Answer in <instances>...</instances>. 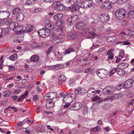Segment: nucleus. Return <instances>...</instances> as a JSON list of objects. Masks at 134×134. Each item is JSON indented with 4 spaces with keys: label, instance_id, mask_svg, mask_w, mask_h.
Here are the masks:
<instances>
[{
    "label": "nucleus",
    "instance_id": "56",
    "mask_svg": "<svg viewBox=\"0 0 134 134\" xmlns=\"http://www.w3.org/2000/svg\"><path fill=\"white\" fill-rule=\"evenodd\" d=\"M30 47L32 48H37L36 43H33L30 45Z\"/></svg>",
    "mask_w": 134,
    "mask_h": 134
},
{
    "label": "nucleus",
    "instance_id": "52",
    "mask_svg": "<svg viewBox=\"0 0 134 134\" xmlns=\"http://www.w3.org/2000/svg\"><path fill=\"white\" fill-rule=\"evenodd\" d=\"M66 104L64 106V108H68L70 105V102H64Z\"/></svg>",
    "mask_w": 134,
    "mask_h": 134
},
{
    "label": "nucleus",
    "instance_id": "33",
    "mask_svg": "<svg viewBox=\"0 0 134 134\" xmlns=\"http://www.w3.org/2000/svg\"><path fill=\"white\" fill-rule=\"evenodd\" d=\"M11 91L10 90L5 91L3 93V96L4 97L9 96L11 94Z\"/></svg>",
    "mask_w": 134,
    "mask_h": 134
},
{
    "label": "nucleus",
    "instance_id": "9",
    "mask_svg": "<svg viewBox=\"0 0 134 134\" xmlns=\"http://www.w3.org/2000/svg\"><path fill=\"white\" fill-rule=\"evenodd\" d=\"M109 19V15L106 13H104L99 16V20L101 23H104L107 22Z\"/></svg>",
    "mask_w": 134,
    "mask_h": 134
},
{
    "label": "nucleus",
    "instance_id": "62",
    "mask_svg": "<svg viewBox=\"0 0 134 134\" xmlns=\"http://www.w3.org/2000/svg\"><path fill=\"white\" fill-rule=\"evenodd\" d=\"M12 98L14 100H15L18 98V96L16 95L13 96L12 97Z\"/></svg>",
    "mask_w": 134,
    "mask_h": 134
},
{
    "label": "nucleus",
    "instance_id": "35",
    "mask_svg": "<svg viewBox=\"0 0 134 134\" xmlns=\"http://www.w3.org/2000/svg\"><path fill=\"white\" fill-rule=\"evenodd\" d=\"M37 48H41L43 47L46 45V44L42 42H40L38 43H36Z\"/></svg>",
    "mask_w": 134,
    "mask_h": 134
},
{
    "label": "nucleus",
    "instance_id": "54",
    "mask_svg": "<svg viewBox=\"0 0 134 134\" xmlns=\"http://www.w3.org/2000/svg\"><path fill=\"white\" fill-rule=\"evenodd\" d=\"M17 25L16 26L15 30H18V29H21L23 28L22 26H21L20 25H19L18 24H17Z\"/></svg>",
    "mask_w": 134,
    "mask_h": 134
},
{
    "label": "nucleus",
    "instance_id": "44",
    "mask_svg": "<svg viewBox=\"0 0 134 134\" xmlns=\"http://www.w3.org/2000/svg\"><path fill=\"white\" fill-rule=\"evenodd\" d=\"M129 0H118V4H123L127 2Z\"/></svg>",
    "mask_w": 134,
    "mask_h": 134
},
{
    "label": "nucleus",
    "instance_id": "51",
    "mask_svg": "<svg viewBox=\"0 0 134 134\" xmlns=\"http://www.w3.org/2000/svg\"><path fill=\"white\" fill-rule=\"evenodd\" d=\"M108 59H112L113 58L114 56L113 53H108Z\"/></svg>",
    "mask_w": 134,
    "mask_h": 134
},
{
    "label": "nucleus",
    "instance_id": "36",
    "mask_svg": "<svg viewBox=\"0 0 134 134\" xmlns=\"http://www.w3.org/2000/svg\"><path fill=\"white\" fill-rule=\"evenodd\" d=\"M9 28L8 27L5 28H2V33L4 34H6L9 32Z\"/></svg>",
    "mask_w": 134,
    "mask_h": 134
},
{
    "label": "nucleus",
    "instance_id": "29",
    "mask_svg": "<svg viewBox=\"0 0 134 134\" xmlns=\"http://www.w3.org/2000/svg\"><path fill=\"white\" fill-rule=\"evenodd\" d=\"M128 18L131 19L134 18V11L131 10L129 11L128 13Z\"/></svg>",
    "mask_w": 134,
    "mask_h": 134
},
{
    "label": "nucleus",
    "instance_id": "1",
    "mask_svg": "<svg viewBox=\"0 0 134 134\" xmlns=\"http://www.w3.org/2000/svg\"><path fill=\"white\" fill-rule=\"evenodd\" d=\"M126 13V12L125 10L122 9L116 11L115 12V15L117 19L122 20L125 18Z\"/></svg>",
    "mask_w": 134,
    "mask_h": 134
},
{
    "label": "nucleus",
    "instance_id": "38",
    "mask_svg": "<svg viewBox=\"0 0 134 134\" xmlns=\"http://www.w3.org/2000/svg\"><path fill=\"white\" fill-rule=\"evenodd\" d=\"M102 128L98 126H97V127H95L91 130L92 131H100Z\"/></svg>",
    "mask_w": 134,
    "mask_h": 134
},
{
    "label": "nucleus",
    "instance_id": "16",
    "mask_svg": "<svg viewBox=\"0 0 134 134\" xmlns=\"http://www.w3.org/2000/svg\"><path fill=\"white\" fill-rule=\"evenodd\" d=\"M121 93L115 94H114V96H113L105 98L104 99V100L108 101L110 99L118 98L121 97Z\"/></svg>",
    "mask_w": 134,
    "mask_h": 134
},
{
    "label": "nucleus",
    "instance_id": "13",
    "mask_svg": "<svg viewBox=\"0 0 134 134\" xmlns=\"http://www.w3.org/2000/svg\"><path fill=\"white\" fill-rule=\"evenodd\" d=\"M133 82V80L131 79H129L125 82L124 84V87L126 88H129L132 85Z\"/></svg>",
    "mask_w": 134,
    "mask_h": 134
},
{
    "label": "nucleus",
    "instance_id": "40",
    "mask_svg": "<svg viewBox=\"0 0 134 134\" xmlns=\"http://www.w3.org/2000/svg\"><path fill=\"white\" fill-rule=\"evenodd\" d=\"M68 37L69 39L73 40L76 37V34H70L68 36Z\"/></svg>",
    "mask_w": 134,
    "mask_h": 134
},
{
    "label": "nucleus",
    "instance_id": "37",
    "mask_svg": "<svg viewBox=\"0 0 134 134\" xmlns=\"http://www.w3.org/2000/svg\"><path fill=\"white\" fill-rule=\"evenodd\" d=\"M125 72L124 70L123 69H120L118 71L117 73V74L121 76L125 74Z\"/></svg>",
    "mask_w": 134,
    "mask_h": 134
},
{
    "label": "nucleus",
    "instance_id": "22",
    "mask_svg": "<svg viewBox=\"0 0 134 134\" xmlns=\"http://www.w3.org/2000/svg\"><path fill=\"white\" fill-rule=\"evenodd\" d=\"M40 58L38 55H32L30 59V61L31 62H36L39 61Z\"/></svg>",
    "mask_w": 134,
    "mask_h": 134
},
{
    "label": "nucleus",
    "instance_id": "26",
    "mask_svg": "<svg viewBox=\"0 0 134 134\" xmlns=\"http://www.w3.org/2000/svg\"><path fill=\"white\" fill-rule=\"evenodd\" d=\"M95 90H94V91H91V89H89L87 91V95L88 97L92 98L94 96V95L96 94V92L95 91Z\"/></svg>",
    "mask_w": 134,
    "mask_h": 134
},
{
    "label": "nucleus",
    "instance_id": "8",
    "mask_svg": "<svg viewBox=\"0 0 134 134\" xmlns=\"http://www.w3.org/2000/svg\"><path fill=\"white\" fill-rule=\"evenodd\" d=\"M56 93L52 92L48 93L46 94L43 97V99L44 100H47V98L49 100H52L56 96Z\"/></svg>",
    "mask_w": 134,
    "mask_h": 134
},
{
    "label": "nucleus",
    "instance_id": "17",
    "mask_svg": "<svg viewBox=\"0 0 134 134\" xmlns=\"http://www.w3.org/2000/svg\"><path fill=\"white\" fill-rule=\"evenodd\" d=\"M69 8L71 11L74 12L78 10L80 8V5L77 4H73L69 7Z\"/></svg>",
    "mask_w": 134,
    "mask_h": 134
},
{
    "label": "nucleus",
    "instance_id": "10",
    "mask_svg": "<svg viewBox=\"0 0 134 134\" xmlns=\"http://www.w3.org/2000/svg\"><path fill=\"white\" fill-rule=\"evenodd\" d=\"M82 106L81 103L80 102H77L74 103L72 106L70 107V110L74 111H77L80 109Z\"/></svg>",
    "mask_w": 134,
    "mask_h": 134
},
{
    "label": "nucleus",
    "instance_id": "43",
    "mask_svg": "<svg viewBox=\"0 0 134 134\" xmlns=\"http://www.w3.org/2000/svg\"><path fill=\"white\" fill-rule=\"evenodd\" d=\"M123 87H124V83H122L119 84L116 87V88L117 90H120Z\"/></svg>",
    "mask_w": 134,
    "mask_h": 134
},
{
    "label": "nucleus",
    "instance_id": "63",
    "mask_svg": "<svg viewBox=\"0 0 134 134\" xmlns=\"http://www.w3.org/2000/svg\"><path fill=\"white\" fill-rule=\"evenodd\" d=\"M122 44L124 45H129L130 44V43L127 41H125L124 42H123Z\"/></svg>",
    "mask_w": 134,
    "mask_h": 134
},
{
    "label": "nucleus",
    "instance_id": "2",
    "mask_svg": "<svg viewBox=\"0 0 134 134\" xmlns=\"http://www.w3.org/2000/svg\"><path fill=\"white\" fill-rule=\"evenodd\" d=\"M52 7L57 11H62L65 9V7L59 1L54 2L52 5Z\"/></svg>",
    "mask_w": 134,
    "mask_h": 134
},
{
    "label": "nucleus",
    "instance_id": "18",
    "mask_svg": "<svg viewBox=\"0 0 134 134\" xmlns=\"http://www.w3.org/2000/svg\"><path fill=\"white\" fill-rule=\"evenodd\" d=\"M46 23V25L45 26V28L49 30V31L50 30H52L54 28L53 25L50 23V21L49 20H47Z\"/></svg>",
    "mask_w": 134,
    "mask_h": 134
},
{
    "label": "nucleus",
    "instance_id": "34",
    "mask_svg": "<svg viewBox=\"0 0 134 134\" xmlns=\"http://www.w3.org/2000/svg\"><path fill=\"white\" fill-rule=\"evenodd\" d=\"M17 55L16 54H14L10 56L9 58L12 61H14L16 60L17 58Z\"/></svg>",
    "mask_w": 134,
    "mask_h": 134
},
{
    "label": "nucleus",
    "instance_id": "41",
    "mask_svg": "<svg viewBox=\"0 0 134 134\" xmlns=\"http://www.w3.org/2000/svg\"><path fill=\"white\" fill-rule=\"evenodd\" d=\"M118 70L117 68H113L109 72L110 76H112Z\"/></svg>",
    "mask_w": 134,
    "mask_h": 134
},
{
    "label": "nucleus",
    "instance_id": "24",
    "mask_svg": "<svg viewBox=\"0 0 134 134\" xmlns=\"http://www.w3.org/2000/svg\"><path fill=\"white\" fill-rule=\"evenodd\" d=\"M110 3L106 1L104 2L103 3L102 6L104 8L108 9H110L112 8V7Z\"/></svg>",
    "mask_w": 134,
    "mask_h": 134
},
{
    "label": "nucleus",
    "instance_id": "3",
    "mask_svg": "<svg viewBox=\"0 0 134 134\" xmlns=\"http://www.w3.org/2000/svg\"><path fill=\"white\" fill-rule=\"evenodd\" d=\"M39 35L42 37L45 38L48 37L50 34V31L46 28H43L38 31Z\"/></svg>",
    "mask_w": 134,
    "mask_h": 134
},
{
    "label": "nucleus",
    "instance_id": "30",
    "mask_svg": "<svg viewBox=\"0 0 134 134\" xmlns=\"http://www.w3.org/2000/svg\"><path fill=\"white\" fill-rule=\"evenodd\" d=\"M75 51V49L72 48H70L67 49L65 52L64 53L65 55H66L67 54H69L71 52H74Z\"/></svg>",
    "mask_w": 134,
    "mask_h": 134
},
{
    "label": "nucleus",
    "instance_id": "12",
    "mask_svg": "<svg viewBox=\"0 0 134 134\" xmlns=\"http://www.w3.org/2000/svg\"><path fill=\"white\" fill-rule=\"evenodd\" d=\"M113 88L114 87L112 86L107 87L103 89V92L105 94L109 95L113 92Z\"/></svg>",
    "mask_w": 134,
    "mask_h": 134
},
{
    "label": "nucleus",
    "instance_id": "7",
    "mask_svg": "<svg viewBox=\"0 0 134 134\" xmlns=\"http://www.w3.org/2000/svg\"><path fill=\"white\" fill-rule=\"evenodd\" d=\"M9 12L7 11H0V20H4L7 19L10 15Z\"/></svg>",
    "mask_w": 134,
    "mask_h": 134
},
{
    "label": "nucleus",
    "instance_id": "50",
    "mask_svg": "<svg viewBox=\"0 0 134 134\" xmlns=\"http://www.w3.org/2000/svg\"><path fill=\"white\" fill-rule=\"evenodd\" d=\"M99 99V97L96 96L93 98H92L91 100L93 101H95Z\"/></svg>",
    "mask_w": 134,
    "mask_h": 134
},
{
    "label": "nucleus",
    "instance_id": "15",
    "mask_svg": "<svg viewBox=\"0 0 134 134\" xmlns=\"http://www.w3.org/2000/svg\"><path fill=\"white\" fill-rule=\"evenodd\" d=\"M33 29V26L30 25L27 27L26 30H20L19 31V32L22 33H29L32 32Z\"/></svg>",
    "mask_w": 134,
    "mask_h": 134
},
{
    "label": "nucleus",
    "instance_id": "4",
    "mask_svg": "<svg viewBox=\"0 0 134 134\" xmlns=\"http://www.w3.org/2000/svg\"><path fill=\"white\" fill-rule=\"evenodd\" d=\"M75 97V94L73 93H70L66 94L63 98V102L71 103L74 100Z\"/></svg>",
    "mask_w": 134,
    "mask_h": 134
},
{
    "label": "nucleus",
    "instance_id": "19",
    "mask_svg": "<svg viewBox=\"0 0 134 134\" xmlns=\"http://www.w3.org/2000/svg\"><path fill=\"white\" fill-rule=\"evenodd\" d=\"M24 15L21 12L19 13L16 15V19L17 21H21L24 19Z\"/></svg>",
    "mask_w": 134,
    "mask_h": 134
},
{
    "label": "nucleus",
    "instance_id": "64",
    "mask_svg": "<svg viewBox=\"0 0 134 134\" xmlns=\"http://www.w3.org/2000/svg\"><path fill=\"white\" fill-rule=\"evenodd\" d=\"M67 93L66 92L65 93L64 92H63L60 94V96L62 97H64V96L66 95V94H67Z\"/></svg>",
    "mask_w": 134,
    "mask_h": 134
},
{
    "label": "nucleus",
    "instance_id": "58",
    "mask_svg": "<svg viewBox=\"0 0 134 134\" xmlns=\"http://www.w3.org/2000/svg\"><path fill=\"white\" fill-rule=\"evenodd\" d=\"M124 54V52L123 51H121L120 52L119 55L120 57L123 58Z\"/></svg>",
    "mask_w": 134,
    "mask_h": 134
},
{
    "label": "nucleus",
    "instance_id": "6",
    "mask_svg": "<svg viewBox=\"0 0 134 134\" xmlns=\"http://www.w3.org/2000/svg\"><path fill=\"white\" fill-rule=\"evenodd\" d=\"M87 31L88 32V34L86 36L87 38H91V40H92L94 38H95V36H98V34L95 33L94 31L93 30L91 31L88 28H87L85 29V33H87Z\"/></svg>",
    "mask_w": 134,
    "mask_h": 134
},
{
    "label": "nucleus",
    "instance_id": "60",
    "mask_svg": "<svg viewBox=\"0 0 134 134\" xmlns=\"http://www.w3.org/2000/svg\"><path fill=\"white\" fill-rule=\"evenodd\" d=\"M38 98V96L37 95H35L33 97V100L34 101H36L37 100Z\"/></svg>",
    "mask_w": 134,
    "mask_h": 134
},
{
    "label": "nucleus",
    "instance_id": "57",
    "mask_svg": "<svg viewBox=\"0 0 134 134\" xmlns=\"http://www.w3.org/2000/svg\"><path fill=\"white\" fill-rule=\"evenodd\" d=\"M21 90L19 89H16L14 92V94H17L20 93Z\"/></svg>",
    "mask_w": 134,
    "mask_h": 134
},
{
    "label": "nucleus",
    "instance_id": "39",
    "mask_svg": "<svg viewBox=\"0 0 134 134\" xmlns=\"http://www.w3.org/2000/svg\"><path fill=\"white\" fill-rule=\"evenodd\" d=\"M16 24H15L14 22H12L9 25V27L11 29H12L13 31L15 29L16 27Z\"/></svg>",
    "mask_w": 134,
    "mask_h": 134
},
{
    "label": "nucleus",
    "instance_id": "20",
    "mask_svg": "<svg viewBox=\"0 0 134 134\" xmlns=\"http://www.w3.org/2000/svg\"><path fill=\"white\" fill-rule=\"evenodd\" d=\"M46 106L48 109H50L53 107L54 105V102L52 100H47Z\"/></svg>",
    "mask_w": 134,
    "mask_h": 134
},
{
    "label": "nucleus",
    "instance_id": "47",
    "mask_svg": "<svg viewBox=\"0 0 134 134\" xmlns=\"http://www.w3.org/2000/svg\"><path fill=\"white\" fill-rule=\"evenodd\" d=\"M52 47H50L46 51V54L48 55L52 51Z\"/></svg>",
    "mask_w": 134,
    "mask_h": 134
},
{
    "label": "nucleus",
    "instance_id": "14",
    "mask_svg": "<svg viewBox=\"0 0 134 134\" xmlns=\"http://www.w3.org/2000/svg\"><path fill=\"white\" fill-rule=\"evenodd\" d=\"M63 14L61 13L56 15L54 16V18L55 19L58 20L57 23H56V25H57V24L58 23H59L60 22V23L59 25H62L63 24V20H61V19L63 18Z\"/></svg>",
    "mask_w": 134,
    "mask_h": 134
},
{
    "label": "nucleus",
    "instance_id": "21",
    "mask_svg": "<svg viewBox=\"0 0 134 134\" xmlns=\"http://www.w3.org/2000/svg\"><path fill=\"white\" fill-rule=\"evenodd\" d=\"M66 80V77L63 74L60 75L58 78V80L59 81V83H60V84H62L63 82H65Z\"/></svg>",
    "mask_w": 134,
    "mask_h": 134
},
{
    "label": "nucleus",
    "instance_id": "45",
    "mask_svg": "<svg viewBox=\"0 0 134 134\" xmlns=\"http://www.w3.org/2000/svg\"><path fill=\"white\" fill-rule=\"evenodd\" d=\"M12 22H13L12 19H8L5 22V23L6 25H10Z\"/></svg>",
    "mask_w": 134,
    "mask_h": 134
},
{
    "label": "nucleus",
    "instance_id": "48",
    "mask_svg": "<svg viewBox=\"0 0 134 134\" xmlns=\"http://www.w3.org/2000/svg\"><path fill=\"white\" fill-rule=\"evenodd\" d=\"M107 40L109 42H113L114 41V40L112 39V36L108 37L107 38Z\"/></svg>",
    "mask_w": 134,
    "mask_h": 134
},
{
    "label": "nucleus",
    "instance_id": "53",
    "mask_svg": "<svg viewBox=\"0 0 134 134\" xmlns=\"http://www.w3.org/2000/svg\"><path fill=\"white\" fill-rule=\"evenodd\" d=\"M8 102V100H6L5 101H3L1 102V104L2 105H5Z\"/></svg>",
    "mask_w": 134,
    "mask_h": 134
},
{
    "label": "nucleus",
    "instance_id": "55",
    "mask_svg": "<svg viewBox=\"0 0 134 134\" xmlns=\"http://www.w3.org/2000/svg\"><path fill=\"white\" fill-rule=\"evenodd\" d=\"M110 3H114L117 2H118V0H107Z\"/></svg>",
    "mask_w": 134,
    "mask_h": 134
},
{
    "label": "nucleus",
    "instance_id": "25",
    "mask_svg": "<svg viewBox=\"0 0 134 134\" xmlns=\"http://www.w3.org/2000/svg\"><path fill=\"white\" fill-rule=\"evenodd\" d=\"M129 65V64L127 63H122L119 65L118 66V68L120 69L125 68L128 67Z\"/></svg>",
    "mask_w": 134,
    "mask_h": 134
},
{
    "label": "nucleus",
    "instance_id": "46",
    "mask_svg": "<svg viewBox=\"0 0 134 134\" xmlns=\"http://www.w3.org/2000/svg\"><path fill=\"white\" fill-rule=\"evenodd\" d=\"M72 18L73 19L74 21H77L79 19V17L78 15H74L72 16Z\"/></svg>",
    "mask_w": 134,
    "mask_h": 134
},
{
    "label": "nucleus",
    "instance_id": "49",
    "mask_svg": "<svg viewBox=\"0 0 134 134\" xmlns=\"http://www.w3.org/2000/svg\"><path fill=\"white\" fill-rule=\"evenodd\" d=\"M80 8H87V6L86 4H85V3H83L80 5Z\"/></svg>",
    "mask_w": 134,
    "mask_h": 134
},
{
    "label": "nucleus",
    "instance_id": "32",
    "mask_svg": "<svg viewBox=\"0 0 134 134\" xmlns=\"http://www.w3.org/2000/svg\"><path fill=\"white\" fill-rule=\"evenodd\" d=\"M21 10L19 8L17 7L15 8L13 11V15H15L16 13H17V14H18L19 13H21Z\"/></svg>",
    "mask_w": 134,
    "mask_h": 134
},
{
    "label": "nucleus",
    "instance_id": "5",
    "mask_svg": "<svg viewBox=\"0 0 134 134\" xmlns=\"http://www.w3.org/2000/svg\"><path fill=\"white\" fill-rule=\"evenodd\" d=\"M96 72L98 76L102 79H104L107 76V71L102 69H98L97 70Z\"/></svg>",
    "mask_w": 134,
    "mask_h": 134
},
{
    "label": "nucleus",
    "instance_id": "28",
    "mask_svg": "<svg viewBox=\"0 0 134 134\" xmlns=\"http://www.w3.org/2000/svg\"><path fill=\"white\" fill-rule=\"evenodd\" d=\"M85 4H86V5L87 6V8L92 7L93 5V2L91 0L86 1L85 2Z\"/></svg>",
    "mask_w": 134,
    "mask_h": 134
},
{
    "label": "nucleus",
    "instance_id": "11",
    "mask_svg": "<svg viewBox=\"0 0 134 134\" xmlns=\"http://www.w3.org/2000/svg\"><path fill=\"white\" fill-rule=\"evenodd\" d=\"M75 93L76 95H83L86 92V90L84 88H78L74 90Z\"/></svg>",
    "mask_w": 134,
    "mask_h": 134
},
{
    "label": "nucleus",
    "instance_id": "31",
    "mask_svg": "<svg viewBox=\"0 0 134 134\" xmlns=\"http://www.w3.org/2000/svg\"><path fill=\"white\" fill-rule=\"evenodd\" d=\"M35 2V0H28L26 2L25 4L26 5L30 6L34 4Z\"/></svg>",
    "mask_w": 134,
    "mask_h": 134
},
{
    "label": "nucleus",
    "instance_id": "59",
    "mask_svg": "<svg viewBox=\"0 0 134 134\" xmlns=\"http://www.w3.org/2000/svg\"><path fill=\"white\" fill-rule=\"evenodd\" d=\"M58 41H57V42H63L65 40V39L64 38H59L58 39Z\"/></svg>",
    "mask_w": 134,
    "mask_h": 134
},
{
    "label": "nucleus",
    "instance_id": "23",
    "mask_svg": "<svg viewBox=\"0 0 134 134\" xmlns=\"http://www.w3.org/2000/svg\"><path fill=\"white\" fill-rule=\"evenodd\" d=\"M85 26V23L83 22H80L77 23L75 25V27L77 29H82Z\"/></svg>",
    "mask_w": 134,
    "mask_h": 134
},
{
    "label": "nucleus",
    "instance_id": "42",
    "mask_svg": "<svg viewBox=\"0 0 134 134\" xmlns=\"http://www.w3.org/2000/svg\"><path fill=\"white\" fill-rule=\"evenodd\" d=\"M88 108L86 106L83 107L82 109V113L84 114H86L87 113Z\"/></svg>",
    "mask_w": 134,
    "mask_h": 134
},
{
    "label": "nucleus",
    "instance_id": "61",
    "mask_svg": "<svg viewBox=\"0 0 134 134\" xmlns=\"http://www.w3.org/2000/svg\"><path fill=\"white\" fill-rule=\"evenodd\" d=\"M9 70L10 71H12L14 70V68L11 65H9L8 66Z\"/></svg>",
    "mask_w": 134,
    "mask_h": 134
},
{
    "label": "nucleus",
    "instance_id": "27",
    "mask_svg": "<svg viewBox=\"0 0 134 134\" xmlns=\"http://www.w3.org/2000/svg\"><path fill=\"white\" fill-rule=\"evenodd\" d=\"M28 94V91H27L24 93V94L22 95L18 99L17 101L18 102H19L21 100L25 98L26 96H27Z\"/></svg>",
    "mask_w": 134,
    "mask_h": 134
}]
</instances>
